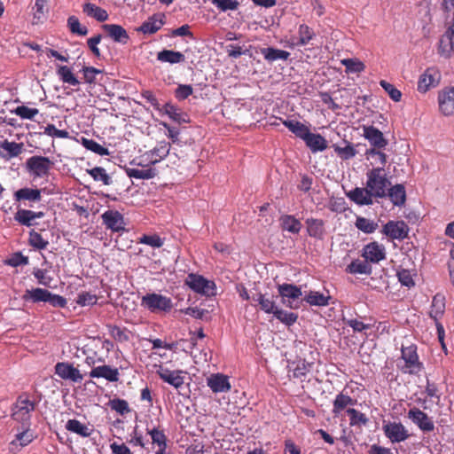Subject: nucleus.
I'll use <instances>...</instances> for the list:
<instances>
[{"mask_svg": "<svg viewBox=\"0 0 454 454\" xmlns=\"http://www.w3.org/2000/svg\"><path fill=\"white\" fill-rule=\"evenodd\" d=\"M35 409V403L29 398L27 393L18 396L12 408V419L22 424L23 427H30L31 414Z\"/></svg>", "mask_w": 454, "mask_h": 454, "instance_id": "f257e3e1", "label": "nucleus"}, {"mask_svg": "<svg viewBox=\"0 0 454 454\" xmlns=\"http://www.w3.org/2000/svg\"><path fill=\"white\" fill-rule=\"evenodd\" d=\"M389 185L383 168H373L367 173L366 187L373 198H385Z\"/></svg>", "mask_w": 454, "mask_h": 454, "instance_id": "f03ea898", "label": "nucleus"}, {"mask_svg": "<svg viewBox=\"0 0 454 454\" xmlns=\"http://www.w3.org/2000/svg\"><path fill=\"white\" fill-rule=\"evenodd\" d=\"M401 357L404 361V365L401 367L403 373L417 375L424 369L423 364L419 361L415 344L407 347L403 346Z\"/></svg>", "mask_w": 454, "mask_h": 454, "instance_id": "7ed1b4c3", "label": "nucleus"}, {"mask_svg": "<svg viewBox=\"0 0 454 454\" xmlns=\"http://www.w3.org/2000/svg\"><path fill=\"white\" fill-rule=\"evenodd\" d=\"M141 306L152 313H166L172 309L173 302L169 297L153 293L142 297Z\"/></svg>", "mask_w": 454, "mask_h": 454, "instance_id": "20e7f679", "label": "nucleus"}, {"mask_svg": "<svg viewBox=\"0 0 454 454\" xmlns=\"http://www.w3.org/2000/svg\"><path fill=\"white\" fill-rule=\"evenodd\" d=\"M187 285L192 291L205 296H213L215 294V284L204 277L190 273L185 279Z\"/></svg>", "mask_w": 454, "mask_h": 454, "instance_id": "39448f33", "label": "nucleus"}, {"mask_svg": "<svg viewBox=\"0 0 454 454\" xmlns=\"http://www.w3.org/2000/svg\"><path fill=\"white\" fill-rule=\"evenodd\" d=\"M441 79L442 74L437 67H427L419 77L417 90L424 94L431 89L437 87Z\"/></svg>", "mask_w": 454, "mask_h": 454, "instance_id": "423d86ee", "label": "nucleus"}, {"mask_svg": "<svg viewBox=\"0 0 454 454\" xmlns=\"http://www.w3.org/2000/svg\"><path fill=\"white\" fill-rule=\"evenodd\" d=\"M26 165L35 177H45L48 176L54 163L48 157L32 156L27 160Z\"/></svg>", "mask_w": 454, "mask_h": 454, "instance_id": "0eeeda50", "label": "nucleus"}, {"mask_svg": "<svg viewBox=\"0 0 454 454\" xmlns=\"http://www.w3.org/2000/svg\"><path fill=\"white\" fill-rule=\"evenodd\" d=\"M101 218L106 229L111 230L113 232H123L126 231L124 217L119 211L106 210L101 215Z\"/></svg>", "mask_w": 454, "mask_h": 454, "instance_id": "6e6552de", "label": "nucleus"}, {"mask_svg": "<svg viewBox=\"0 0 454 454\" xmlns=\"http://www.w3.org/2000/svg\"><path fill=\"white\" fill-rule=\"evenodd\" d=\"M383 432L392 443L401 442L410 437L408 430L401 422H388L383 424Z\"/></svg>", "mask_w": 454, "mask_h": 454, "instance_id": "1a4fd4ad", "label": "nucleus"}, {"mask_svg": "<svg viewBox=\"0 0 454 454\" xmlns=\"http://www.w3.org/2000/svg\"><path fill=\"white\" fill-rule=\"evenodd\" d=\"M409 226L404 221H388L382 228V233L391 239L403 240L407 238Z\"/></svg>", "mask_w": 454, "mask_h": 454, "instance_id": "9d476101", "label": "nucleus"}, {"mask_svg": "<svg viewBox=\"0 0 454 454\" xmlns=\"http://www.w3.org/2000/svg\"><path fill=\"white\" fill-rule=\"evenodd\" d=\"M317 38L315 30L305 23L298 26L297 37L292 38L290 47H303L312 43V41Z\"/></svg>", "mask_w": 454, "mask_h": 454, "instance_id": "9b49d317", "label": "nucleus"}, {"mask_svg": "<svg viewBox=\"0 0 454 454\" xmlns=\"http://www.w3.org/2000/svg\"><path fill=\"white\" fill-rule=\"evenodd\" d=\"M438 106L440 112L450 116L454 114V87L444 88L438 92Z\"/></svg>", "mask_w": 454, "mask_h": 454, "instance_id": "f8f14e48", "label": "nucleus"}, {"mask_svg": "<svg viewBox=\"0 0 454 454\" xmlns=\"http://www.w3.org/2000/svg\"><path fill=\"white\" fill-rule=\"evenodd\" d=\"M362 256L370 263H379L386 259V248L382 244L372 241L364 247Z\"/></svg>", "mask_w": 454, "mask_h": 454, "instance_id": "ddd939ff", "label": "nucleus"}, {"mask_svg": "<svg viewBox=\"0 0 454 454\" xmlns=\"http://www.w3.org/2000/svg\"><path fill=\"white\" fill-rule=\"evenodd\" d=\"M408 418L423 432H432L434 430V424L432 419L419 408L410 409Z\"/></svg>", "mask_w": 454, "mask_h": 454, "instance_id": "4468645a", "label": "nucleus"}, {"mask_svg": "<svg viewBox=\"0 0 454 454\" xmlns=\"http://www.w3.org/2000/svg\"><path fill=\"white\" fill-rule=\"evenodd\" d=\"M55 373L62 380H68L73 382H81L83 379L79 370L72 364L59 362L55 365Z\"/></svg>", "mask_w": 454, "mask_h": 454, "instance_id": "2eb2a0df", "label": "nucleus"}, {"mask_svg": "<svg viewBox=\"0 0 454 454\" xmlns=\"http://www.w3.org/2000/svg\"><path fill=\"white\" fill-rule=\"evenodd\" d=\"M363 131L364 138L369 141L372 148L383 149L387 146V140L379 129L374 126H364Z\"/></svg>", "mask_w": 454, "mask_h": 454, "instance_id": "dca6fc26", "label": "nucleus"}, {"mask_svg": "<svg viewBox=\"0 0 454 454\" xmlns=\"http://www.w3.org/2000/svg\"><path fill=\"white\" fill-rule=\"evenodd\" d=\"M307 234L313 239L323 240L325 239L326 230L325 223L323 219L309 217L305 220Z\"/></svg>", "mask_w": 454, "mask_h": 454, "instance_id": "f3484780", "label": "nucleus"}, {"mask_svg": "<svg viewBox=\"0 0 454 454\" xmlns=\"http://www.w3.org/2000/svg\"><path fill=\"white\" fill-rule=\"evenodd\" d=\"M102 28L106 33L107 36L110 37L114 43L121 44L128 43L129 35L126 29L121 25L104 24Z\"/></svg>", "mask_w": 454, "mask_h": 454, "instance_id": "a211bd4d", "label": "nucleus"}, {"mask_svg": "<svg viewBox=\"0 0 454 454\" xmlns=\"http://www.w3.org/2000/svg\"><path fill=\"white\" fill-rule=\"evenodd\" d=\"M439 53L444 57H450L454 53V23L441 36L438 47Z\"/></svg>", "mask_w": 454, "mask_h": 454, "instance_id": "6ab92c4d", "label": "nucleus"}, {"mask_svg": "<svg viewBox=\"0 0 454 454\" xmlns=\"http://www.w3.org/2000/svg\"><path fill=\"white\" fill-rule=\"evenodd\" d=\"M207 384L214 393L228 392L231 389L228 376L222 373L211 374L207 379Z\"/></svg>", "mask_w": 454, "mask_h": 454, "instance_id": "aec40b11", "label": "nucleus"}, {"mask_svg": "<svg viewBox=\"0 0 454 454\" xmlns=\"http://www.w3.org/2000/svg\"><path fill=\"white\" fill-rule=\"evenodd\" d=\"M169 143L166 141H160L153 150L147 152L145 156H146V160H148L149 164L154 165L165 159L169 153Z\"/></svg>", "mask_w": 454, "mask_h": 454, "instance_id": "412c9836", "label": "nucleus"}, {"mask_svg": "<svg viewBox=\"0 0 454 454\" xmlns=\"http://www.w3.org/2000/svg\"><path fill=\"white\" fill-rule=\"evenodd\" d=\"M164 14L155 13L150 16L138 28L143 34L153 35L159 31L164 25Z\"/></svg>", "mask_w": 454, "mask_h": 454, "instance_id": "4be33fe9", "label": "nucleus"}, {"mask_svg": "<svg viewBox=\"0 0 454 454\" xmlns=\"http://www.w3.org/2000/svg\"><path fill=\"white\" fill-rule=\"evenodd\" d=\"M23 143H16L4 139L0 142V157L10 160L18 157L23 151Z\"/></svg>", "mask_w": 454, "mask_h": 454, "instance_id": "5701e85b", "label": "nucleus"}, {"mask_svg": "<svg viewBox=\"0 0 454 454\" xmlns=\"http://www.w3.org/2000/svg\"><path fill=\"white\" fill-rule=\"evenodd\" d=\"M157 373L163 381L168 383L176 388L181 387L184 384V377L181 376V371H171L168 368L160 366Z\"/></svg>", "mask_w": 454, "mask_h": 454, "instance_id": "b1692460", "label": "nucleus"}, {"mask_svg": "<svg viewBox=\"0 0 454 454\" xmlns=\"http://www.w3.org/2000/svg\"><path fill=\"white\" fill-rule=\"evenodd\" d=\"M279 295L283 299V302L286 303V299L288 300L287 306L290 308H293L291 301H295L296 299H299L301 294V287L292 285V284H282L279 285L278 287Z\"/></svg>", "mask_w": 454, "mask_h": 454, "instance_id": "393cba45", "label": "nucleus"}, {"mask_svg": "<svg viewBox=\"0 0 454 454\" xmlns=\"http://www.w3.org/2000/svg\"><path fill=\"white\" fill-rule=\"evenodd\" d=\"M347 196L350 200L360 206L372 205L373 203V197L367 187H356L348 192Z\"/></svg>", "mask_w": 454, "mask_h": 454, "instance_id": "a878e982", "label": "nucleus"}, {"mask_svg": "<svg viewBox=\"0 0 454 454\" xmlns=\"http://www.w3.org/2000/svg\"><path fill=\"white\" fill-rule=\"evenodd\" d=\"M119 371L117 368H112L109 365H100L94 367L90 372L91 378H104L108 381L115 382L119 380Z\"/></svg>", "mask_w": 454, "mask_h": 454, "instance_id": "bb28decb", "label": "nucleus"}, {"mask_svg": "<svg viewBox=\"0 0 454 454\" xmlns=\"http://www.w3.org/2000/svg\"><path fill=\"white\" fill-rule=\"evenodd\" d=\"M356 403V400L352 398L350 395L344 394L343 392L339 393L333 403V414L338 416L344 410L353 406Z\"/></svg>", "mask_w": 454, "mask_h": 454, "instance_id": "cd10ccee", "label": "nucleus"}, {"mask_svg": "<svg viewBox=\"0 0 454 454\" xmlns=\"http://www.w3.org/2000/svg\"><path fill=\"white\" fill-rule=\"evenodd\" d=\"M44 213L42 211L35 212L28 209H18L14 215V220L21 225L30 227L34 223V220L43 217Z\"/></svg>", "mask_w": 454, "mask_h": 454, "instance_id": "c85d7f7f", "label": "nucleus"}, {"mask_svg": "<svg viewBox=\"0 0 454 454\" xmlns=\"http://www.w3.org/2000/svg\"><path fill=\"white\" fill-rule=\"evenodd\" d=\"M280 228L284 231H288L292 234H298L302 227V224L299 219L292 215H282L279 217Z\"/></svg>", "mask_w": 454, "mask_h": 454, "instance_id": "c756f323", "label": "nucleus"}, {"mask_svg": "<svg viewBox=\"0 0 454 454\" xmlns=\"http://www.w3.org/2000/svg\"><path fill=\"white\" fill-rule=\"evenodd\" d=\"M252 300L256 302V304L259 305L261 310L266 314H274L278 308L276 305V301L273 300V297H267L266 294L262 293H257L253 295Z\"/></svg>", "mask_w": 454, "mask_h": 454, "instance_id": "7c9ffc66", "label": "nucleus"}, {"mask_svg": "<svg viewBox=\"0 0 454 454\" xmlns=\"http://www.w3.org/2000/svg\"><path fill=\"white\" fill-rule=\"evenodd\" d=\"M303 141L312 153L323 152L327 148V141L320 134L309 132Z\"/></svg>", "mask_w": 454, "mask_h": 454, "instance_id": "2f4dec72", "label": "nucleus"}, {"mask_svg": "<svg viewBox=\"0 0 454 454\" xmlns=\"http://www.w3.org/2000/svg\"><path fill=\"white\" fill-rule=\"evenodd\" d=\"M345 271L349 274L371 275L372 273V267L365 259L364 261L355 259L347 266Z\"/></svg>", "mask_w": 454, "mask_h": 454, "instance_id": "473e14b6", "label": "nucleus"}, {"mask_svg": "<svg viewBox=\"0 0 454 454\" xmlns=\"http://www.w3.org/2000/svg\"><path fill=\"white\" fill-rule=\"evenodd\" d=\"M82 12L89 17L94 18L96 20L99 22H104L108 20L107 12L91 3H85L82 5Z\"/></svg>", "mask_w": 454, "mask_h": 454, "instance_id": "72a5a7b5", "label": "nucleus"}, {"mask_svg": "<svg viewBox=\"0 0 454 454\" xmlns=\"http://www.w3.org/2000/svg\"><path fill=\"white\" fill-rule=\"evenodd\" d=\"M445 311V297L441 294H436L433 297L429 316L434 321H439Z\"/></svg>", "mask_w": 454, "mask_h": 454, "instance_id": "f704fd0d", "label": "nucleus"}, {"mask_svg": "<svg viewBox=\"0 0 454 454\" xmlns=\"http://www.w3.org/2000/svg\"><path fill=\"white\" fill-rule=\"evenodd\" d=\"M282 123L297 137L304 140L310 132L309 127L296 120H284Z\"/></svg>", "mask_w": 454, "mask_h": 454, "instance_id": "c9c22d12", "label": "nucleus"}, {"mask_svg": "<svg viewBox=\"0 0 454 454\" xmlns=\"http://www.w3.org/2000/svg\"><path fill=\"white\" fill-rule=\"evenodd\" d=\"M387 195L395 206L401 207L405 203L406 192L403 184H398L387 189Z\"/></svg>", "mask_w": 454, "mask_h": 454, "instance_id": "e433bc0d", "label": "nucleus"}, {"mask_svg": "<svg viewBox=\"0 0 454 454\" xmlns=\"http://www.w3.org/2000/svg\"><path fill=\"white\" fill-rule=\"evenodd\" d=\"M14 198L17 201L28 200L38 202L42 200L40 189L21 188L15 192Z\"/></svg>", "mask_w": 454, "mask_h": 454, "instance_id": "4c0bfd02", "label": "nucleus"}, {"mask_svg": "<svg viewBox=\"0 0 454 454\" xmlns=\"http://www.w3.org/2000/svg\"><path fill=\"white\" fill-rule=\"evenodd\" d=\"M48 297H50V291L43 288L27 289L22 295L24 301H31L35 303L40 301L47 302Z\"/></svg>", "mask_w": 454, "mask_h": 454, "instance_id": "58836bf2", "label": "nucleus"}, {"mask_svg": "<svg viewBox=\"0 0 454 454\" xmlns=\"http://www.w3.org/2000/svg\"><path fill=\"white\" fill-rule=\"evenodd\" d=\"M157 59L160 62H167L170 64H176L184 62L185 59L184 55L180 51L172 50H162L157 54Z\"/></svg>", "mask_w": 454, "mask_h": 454, "instance_id": "ea45409f", "label": "nucleus"}, {"mask_svg": "<svg viewBox=\"0 0 454 454\" xmlns=\"http://www.w3.org/2000/svg\"><path fill=\"white\" fill-rule=\"evenodd\" d=\"M66 429L82 437H89L92 434V429L89 428L85 424L81 423L75 419L67 420Z\"/></svg>", "mask_w": 454, "mask_h": 454, "instance_id": "a19ab883", "label": "nucleus"}, {"mask_svg": "<svg viewBox=\"0 0 454 454\" xmlns=\"http://www.w3.org/2000/svg\"><path fill=\"white\" fill-rule=\"evenodd\" d=\"M330 295H325L317 291H309L304 297V301L310 306L325 307L329 304Z\"/></svg>", "mask_w": 454, "mask_h": 454, "instance_id": "79ce46f5", "label": "nucleus"}, {"mask_svg": "<svg viewBox=\"0 0 454 454\" xmlns=\"http://www.w3.org/2000/svg\"><path fill=\"white\" fill-rule=\"evenodd\" d=\"M295 366L293 369V377L303 382L310 372L313 363H309L306 360H299L293 363Z\"/></svg>", "mask_w": 454, "mask_h": 454, "instance_id": "37998d69", "label": "nucleus"}, {"mask_svg": "<svg viewBox=\"0 0 454 454\" xmlns=\"http://www.w3.org/2000/svg\"><path fill=\"white\" fill-rule=\"evenodd\" d=\"M261 53L263 55L264 59L269 62H273L277 59L287 60L290 56V53L288 51L275 49L272 47L261 49Z\"/></svg>", "mask_w": 454, "mask_h": 454, "instance_id": "c03bdc74", "label": "nucleus"}, {"mask_svg": "<svg viewBox=\"0 0 454 454\" xmlns=\"http://www.w3.org/2000/svg\"><path fill=\"white\" fill-rule=\"evenodd\" d=\"M161 111H163L169 116V118L178 123L188 122L187 115L182 113L176 106L171 103H166L162 106Z\"/></svg>", "mask_w": 454, "mask_h": 454, "instance_id": "a18cd8bd", "label": "nucleus"}, {"mask_svg": "<svg viewBox=\"0 0 454 454\" xmlns=\"http://www.w3.org/2000/svg\"><path fill=\"white\" fill-rule=\"evenodd\" d=\"M346 412L349 417L350 427H365L369 422V419L364 413L354 408L347 409Z\"/></svg>", "mask_w": 454, "mask_h": 454, "instance_id": "49530a36", "label": "nucleus"}, {"mask_svg": "<svg viewBox=\"0 0 454 454\" xmlns=\"http://www.w3.org/2000/svg\"><path fill=\"white\" fill-rule=\"evenodd\" d=\"M22 432L16 434L15 439L12 441V446L25 447L33 442L35 439V434L29 429V427H23Z\"/></svg>", "mask_w": 454, "mask_h": 454, "instance_id": "de8ad7c7", "label": "nucleus"}, {"mask_svg": "<svg viewBox=\"0 0 454 454\" xmlns=\"http://www.w3.org/2000/svg\"><path fill=\"white\" fill-rule=\"evenodd\" d=\"M147 434L151 436L153 444L158 446V450H167L168 438L162 430L153 427V429H147Z\"/></svg>", "mask_w": 454, "mask_h": 454, "instance_id": "09e8293b", "label": "nucleus"}, {"mask_svg": "<svg viewBox=\"0 0 454 454\" xmlns=\"http://www.w3.org/2000/svg\"><path fill=\"white\" fill-rule=\"evenodd\" d=\"M57 74L64 83H67L72 86L80 84L79 80L73 74L72 70L67 66H59L57 69Z\"/></svg>", "mask_w": 454, "mask_h": 454, "instance_id": "8fccbe9b", "label": "nucleus"}, {"mask_svg": "<svg viewBox=\"0 0 454 454\" xmlns=\"http://www.w3.org/2000/svg\"><path fill=\"white\" fill-rule=\"evenodd\" d=\"M111 337L117 342H127L129 340L130 332L127 328H121L118 325H107Z\"/></svg>", "mask_w": 454, "mask_h": 454, "instance_id": "3c124183", "label": "nucleus"}, {"mask_svg": "<svg viewBox=\"0 0 454 454\" xmlns=\"http://www.w3.org/2000/svg\"><path fill=\"white\" fill-rule=\"evenodd\" d=\"M81 144L84 148L90 150L100 156H108L110 155V152L107 148L102 146L98 142L93 139H89L86 137L81 138Z\"/></svg>", "mask_w": 454, "mask_h": 454, "instance_id": "603ef678", "label": "nucleus"}, {"mask_svg": "<svg viewBox=\"0 0 454 454\" xmlns=\"http://www.w3.org/2000/svg\"><path fill=\"white\" fill-rule=\"evenodd\" d=\"M355 225L359 231L366 234L373 233L379 226L378 223L374 222L373 220L367 219L364 216H357Z\"/></svg>", "mask_w": 454, "mask_h": 454, "instance_id": "864d4df0", "label": "nucleus"}, {"mask_svg": "<svg viewBox=\"0 0 454 454\" xmlns=\"http://www.w3.org/2000/svg\"><path fill=\"white\" fill-rule=\"evenodd\" d=\"M67 27L69 31L77 35L84 36L89 33L87 27L82 26L76 16H70L67 19Z\"/></svg>", "mask_w": 454, "mask_h": 454, "instance_id": "5fc2aeb1", "label": "nucleus"}, {"mask_svg": "<svg viewBox=\"0 0 454 454\" xmlns=\"http://www.w3.org/2000/svg\"><path fill=\"white\" fill-rule=\"evenodd\" d=\"M126 174L130 178L151 179L156 176V170L151 168L146 169L127 168Z\"/></svg>", "mask_w": 454, "mask_h": 454, "instance_id": "6e6d98bb", "label": "nucleus"}, {"mask_svg": "<svg viewBox=\"0 0 454 454\" xmlns=\"http://www.w3.org/2000/svg\"><path fill=\"white\" fill-rule=\"evenodd\" d=\"M273 316L281 323L290 326L293 325L298 319V315L294 312H289L278 308Z\"/></svg>", "mask_w": 454, "mask_h": 454, "instance_id": "4d7b16f0", "label": "nucleus"}, {"mask_svg": "<svg viewBox=\"0 0 454 454\" xmlns=\"http://www.w3.org/2000/svg\"><path fill=\"white\" fill-rule=\"evenodd\" d=\"M28 243L31 247L38 250L46 249L49 245L48 240L44 239L43 236L35 230L29 231Z\"/></svg>", "mask_w": 454, "mask_h": 454, "instance_id": "13d9d810", "label": "nucleus"}, {"mask_svg": "<svg viewBox=\"0 0 454 454\" xmlns=\"http://www.w3.org/2000/svg\"><path fill=\"white\" fill-rule=\"evenodd\" d=\"M87 172L95 181H100L105 185H109L112 182L111 177L102 167H95L91 169H87Z\"/></svg>", "mask_w": 454, "mask_h": 454, "instance_id": "bf43d9fd", "label": "nucleus"}, {"mask_svg": "<svg viewBox=\"0 0 454 454\" xmlns=\"http://www.w3.org/2000/svg\"><path fill=\"white\" fill-rule=\"evenodd\" d=\"M340 63L346 67L347 73H360L364 70V64L357 59H344Z\"/></svg>", "mask_w": 454, "mask_h": 454, "instance_id": "052dcab7", "label": "nucleus"}, {"mask_svg": "<svg viewBox=\"0 0 454 454\" xmlns=\"http://www.w3.org/2000/svg\"><path fill=\"white\" fill-rule=\"evenodd\" d=\"M334 152L338 154V156L343 160H347L356 156L357 153L354 145H352L349 142H347V145L345 147H340L339 145H333Z\"/></svg>", "mask_w": 454, "mask_h": 454, "instance_id": "680f3d73", "label": "nucleus"}, {"mask_svg": "<svg viewBox=\"0 0 454 454\" xmlns=\"http://www.w3.org/2000/svg\"><path fill=\"white\" fill-rule=\"evenodd\" d=\"M13 114L20 116L21 119L33 120L39 111L37 108H30L26 106H19L13 111Z\"/></svg>", "mask_w": 454, "mask_h": 454, "instance_id": "e2e57ef3", "label": "nucleus"}, {"mask_svg": "<svg viewBox=\"0 0 454 454\" xmlns=\"http://www.w3.org/2000/svg\"><path fill=\"white\" fill-rule=\"evenodd\" d=\"M109 405L112 410L115 411L121 415H125L129 412H130V409L129 407V403L124 399L115 398L113 400H110Z\"/></svg>", "mask_w": 454, "mask_h": 454, "instance_id": "0e129e2a", "label": "nucleus"}, {"mask_svg": "<svg viewBox=\"0 0 454 454\" xmlns=\"http://www.w3.org/2000/svg\"><path fill=\"white\" fill-rule=\"evenodd\" d=\"M380 84L388 94V96L393 101L399 102L401 100L402 92L398 89H396L393 84L387 82L385 80H381L380 82Z\"/></svg>", "mask_w": 454, "mask_h": 454, "instance_id": "69168bd1", "label": "nucleus"}, {"mask_svg": "<svg viewBox=\"0 0 454 454\" xmlns=\"http://www.w3.org/2000/svg\"><path fill=\"white\" fill-rule=\"evenodd\" d=\"M212 4L221 12L235 11L239 6L237 0H212Z\"/></svg>", "mask_w": 454, "mask_h": 454, "instance_id": "338daca9", "label": "nucleus"}, {"mask_svg": "<svg viewBox=\"0 0 454 454\" xmlns=\"http://www.w3.org/2000/svg\"><path fill=\"white\" fill-rule=\"evenodd\" d=\"M396 276L403 286L409 288L414 286L415 282L413 280L412 274L409 270L401 269L397 270Z\"/></svg>", "mask_w": 454, "mask_h": 454, "instance_id": "774afa93", "label": "nucleus"}]
</instances>
